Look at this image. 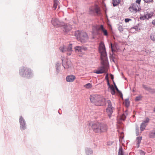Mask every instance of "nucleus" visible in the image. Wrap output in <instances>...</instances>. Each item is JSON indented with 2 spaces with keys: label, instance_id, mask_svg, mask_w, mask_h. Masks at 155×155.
Listing matches in <instances>:
<instances>
[{
  "label": "nucleus",
  "instance_id": "obj_25",
  "mask_svg": "<svg viewBox=\"0 0 155 155\" xmlns=\"http://www.w3.org/2000/svg\"><path fill=\"white\" fill-rule=\"evenodd\" d=\"M111 89L110 92L112 95H114L115 94V89L113 85L111 86V87L110 88Z\"/></svg>",
  "mask_w": 155,
  "mask_h": 155
},
{
  "label": "nucleus",
  "instance_id": "obj_12",
  "mask_svg": "<svg viewBox=\"0 0 155 155\" xmlns=\"http://www.w3.org/2000/svg\"><path fill=\"white\" fill-rule=\"evenodd\" d=\"M101 29V26L99 27L97 25L93 26L92 28V34L95 35H100L99 30Z\"/></svg>",
  "mask_w": 155,
  "mask_h": 155
},
{
  "label": "nucleus",
  "instance_id": "obj_8",
  "mask_svg": "<svg viewBox=\"0 0 155 155\" xmlns=\"http://www.w3.org/2000/svg\"><path fill=\"white\" fill-rule=\"evenodd\" d=\"M107 107L106 109V112L109 118L111 117L114 108L112 107L111 102L110 100H107Z\"/></svg>",
  "mask_w": 155,
  "mask_h": 155
},
{
  "label": "nucleus",
  "instance_id": "obj_14",
  "mask_svg": "<svg viewBox=\"0 0 155 155\" xmlns=\"http://www.w3.org/2000/svg\"><path fill=\"white\" fill-rule=\"evenodd\" d=\"M19 122L20 124V129L21 130H24L26 128V123L25 120L22 117L20 116L19 119Z\"/></svg>",
  "mask_w": 155,
  "mask_h": 155
},
{
  "label": "nucleus",
  "instance_id": "obj_13",
  "mask_svg": "<svg viewBox=\"0 0 155 155\" xmlns=\"http://www.w3.org/2000/svg\"><path fill=\"white\" fill-rule=\"evenodd\" d=\"M75 50L76 52L82 53L83 51H86L87 48L83 46H76L74 47Z\"/></svg>",
  "mask_w": 155,
  "mask_h": 155
},
{
  "label": "nucleus",
  "instance_id": "obj_35",
  "mask_svg": "<svg viewBox=\"0 0 155 155\" xmlns=\"http://www.w3.org/2000/svg\"><path fill=\"white\" fill-rule=\"evenodd\" d=\"M125 103L126 106L128 107L129 105V102L128 99H126L125 100Z\"/></svg>",
  "mask_w": 155,
  "mask_h": 155
},
{
  "label": "nucleus",
  "instance_id": "obj_32",
  "mask_svg": "<svg viewBox=\"0 0 155 155\" xmlns=\"http://www.w3.org/2000/svg\"><path fill=\"white\" fill-rule=\"evenodd\" d=\"M135 29L136 31H138L140 30V29L139 28L138 25L135 26L134 27L132 28H131V29Z\"/></svg>",
  "mask_w": 155,
  "mask_h": 155
},
{
  "label": "nucleus",
  "instance_id": "obj_22",
  "mask_svg": "<svg viewBox=\"0 0 155 155\" xmlns=\"http://www.w3.org/2000/svg\"><path fill=\"white\" fill-rule=\"evenodd\" d=\"M149 135L150 138L155 137V130L150 132Z\"/></svg>",
  "mask_w": 155,
  "mask_h": 155
},
{
  "label": "nucleus",
  "instance_id": "obj_38",
  "mask_svg": "<svg viewBox=\"0 0 155 155\" xmlns=\"http://www.w3.org/2000/svg\"><path fill=\"white\" fill-rule=\"evenodd\" d=\"M149 119L148 118H146V120L144 121H143V123H144L145 124H147V123L149 122Z\"/></svg>",
  "mask_w": 155,
  "mask_h": 155
},
{
  "label": "nucleus",
  "instance_id": "obj_36",
  "mask_svg": "<svg viewBox=\"0 0 155 155\" xmlns=\"http://www.w3.org/2000/svg\"><path fill=\"white\" fill-rule=\"evenodd\" d=\"M136 134L137 136L138 135L140 134L139 129L138 127H137L136 128Z\"/></svg>",
  "mask_w": 155,
  "mask_h": 155
},
{
  "label": "nucleus",
  "instance_id": "obj_34",
  "mask_svg": "<svg viewBox=\"0 0 155 155\" xmlns=\"http://www.w3.org/2000/svg\"><path fill=\"white\" fill-rule=\"evenodd\" d=\"M126 117V116L124 114H122L121 116L120 119L121 120H124Z\"/></svg>",
  "mask_w": 155,
  "mask_h": 155
},
{
  "label": "nucleus",
  "instance_id": "obj_30",
  "mask_svg": "<svg viewBox=\"0 0 155 155\" xmlns=\"http://www.w3.org/2000/svg\"><path fill=\"white\" fill-rule=\"evenodd\" d=\"M92 85L90 83H87L84 85V87L87 88H90L91 87Z\"/></svg>",
  "mask_w": 155,
  "mask_h": 155
},
{
  "label": "nucleus",
  "instance_id": "obj_15",
  "mask_svg": "<svg viewBox=\"0 0 155 155\" xmlns=\"http://www.w3.org/2000/svg\"><path fill=\"white\" fill-rule=\"evenodd\" d=\"M52 25L55 27H58L61 25V23L57 18H53L51 20Z\"/></svg>",
  "mask_w": 155,
  "mask_h": 155
},
{
  "label": "nucleus",
  "instance_id": "obj_20",
  "mask_svg": "<svg viewBox=\"0 0 155 155\" xmlns=\"http://www.w3.org/2000/svg\"><path fill=\"white\" fill-rule=\"evenodd\" d=\"M120 2V0H113V5L114 6H116L119 4Z\"/></svg>",
  "mask_w": 155,
  "mask_h": 155
},
{
  "label": "nucleus",
  "instance_id": "obj_10",
  "mask_svg": "<svg viewBox=\"0 0 155 155\" xmlns=\"http://www.w3.org/2000/svg\"><path fill=\"white\" fill-rule=\"evenodd\" d=\"M62 29L64 34L66 35L71 30L72 27L70 24H67L62 27Z\"/></svg>",
  "mask_w": 155,
  "mask_h": 155
},
{
  "label": "nucleus",
  "instance_id": "obj_26",
  "mask_svg": "<svg viewBox=\"0 0 155 155\" xmlns=\"http://www.w3.org/2000/svg\"><path fill=\"white\" fill-rule=\"evenodd\" d=\"M58 1L57 0H54V4L53 7L54 8V10L56 9L58 6Z\"/></svg>",
  "mask_w": 155,
  "mask_h": 155
},
{
  "label": "nucleus",
  "instance_id": "obj_42",
  "mask_svg": "<svg viewBox=\"0 0 155 155\" xmlns=\"http://www.w3.org/2000/svg\"><path fill=\"white\" fill-rule=\"evenodd\" d=\"M114 86H115V89L118 92H120V91H119V90H118V89L115 83L114 82Z\"/></svg>",
  "mask_w": 155,
  "mask_h": 155
},
{
  "label": "nucleus",
  "instance_id": "obj_18",
  "mask_svg": "<svg viewBox=\"0 0 155 155\" xmlns=\"http://www.w3.org/2000/svg\"><path fill=\"white\" fill-rule=\"evenodd\" d=\"M142 139V137H137L136 138L137 142V147H139L140 146V144L141 143Z\"/></svg>",
  "mask_w": 155,
  "mask_h": 155
},
{
  "label": "nucleus",
  "instance_id": "obj_31",
  "mask_svg": "<svg viewBox=\"0 0 155 155\" xmlns=\"http://www.w3.org/2000/svg\"><path fill=\"white\" fill-rule=\"evenodd\" d=\"M118 30L120 31V32H121L123 31V27L121 25H119L118 28Z\"/></svg>",
  "mask_w": 155,
  "mask_h": 155
},
{
  "label": "nucleus",
  "instance_id": "obj_39",
  "mask_svg": "<svg viewBox=\"0 0 155 155\" xmlns=\"http://www.w3.org/2000/svg\"><path fill=\"white\" fill-rule=\"evenodd\" d=\"M143 87L145 89L149 91L150 89V88L148 87L146 85H144V84L143 85Z\"/></svg>",
  "mask_w": 155,
  "mask_h": 155
},
{
  "label": "nucleus",
  "instance_id": "obj_16",
  "mask_svg": "<svg viewBox=\"0 0 155 155\" xmlns=\"http://www.w3.org/2000/svg\"><path fill=\"white\" fill-rule=\"evenodd\" d=\"M75 76L74 75H69L66 78V81L68 82H72L75 79Z\"/></svg>",
  "mask_w": 155,
  "mask_h": 155
},
{
  "label": "nucleus",
  "instance_id": "obj_23",
  "mask_svg": "<svg viewBox=\"0 0 155 155\" xmlns=\"http://www.w3.org/2000/svg\"><path fill=\"white\" fill-rule=\"evenodd\" d=\"M61 66V63H58L56 64V70L57 72V73L58 74L60 71V67Z\"/></svg>",
  "mask_w": 155,
  "mask_h": 155
},
{
  "label": "nucleus",
  "instance_id": "obj_11",
  "mask_svg": "<svg viewBox=\"0 0 155 155\" xmlns=\"http://www.w3.org/2000/svg\"><path fill=\"white\" fill-rule=\"evenodd\" d=\"M62 65L65 69L68 68L71 66V63L70 60L66 59L65 61L62 59Z\"/></svg>",
  "mask_w": 155,
  "mask_h": 155
},
{
  "label": "nucleus",
  "instance_id": "obj_7",
  "mask_svg": "<svg viewBox=\"0 0 155 155\" xmlns=\"http://www.w3.org/2000/svg\"><path fill=\"white\" fill-rule=\"evenodd\" d=\"M72 44H69L67 47L63 45L60 47L59 48L60 50L62 52H67V54L68 55H70L71 54L72 51Z\"/></svg>",
  "mask_w": 155,
  "mask_h": 155
},
{
  "label": "nucleus",
  "instance_id": "obj_44",
  "mask_svg": "<svg viewBox=\"0 0 155 155\" xmlns=\"http://www.w3.org/2000/svg\"><path fill=\"white\" fill-rule=\"evenodd\" d=\"M107 85L110 88L111 87V85H110V83H109V80H108V79H107Z\"/></svg>",
  "mask_w": 155,
  "mask_h": 155
},
{
  "label": "nucleus",
  "instance_id": "obj_29",
  "mask_svg": "<svg viewBox=\"0 0 155 155\" xmlns=\"http://www.w3.org/2000/svg\"><path fill=\"white\" fill-rule=\"evenodd\" d=\"M150 38L153 41H155V34H152L150 35Z\"/></svg>",
  "mask_w": 155,
  "mask_h": 155
},
{
  "label": "nucleus",
  "instance_id": "obj_33",
  "mask_svg": "<svg viewBox=\"0 0 155 155\" xmlns=\"http://www.w3.org/2000/svg\"><path fill=\"white\" fill-rule=\"evenodd\" d=\"M140 19L141 20H144L145 19H147V16L146 15L144 16H142L140 17Z\"/></svg>",
  "mask_w": 155,
  "mask_h": 155
},
{
  "label": "nucleus",
  "instance_id": "obj_1",
  "mask_svg": "<svg viewBox=\"0 0 155 155\" xmlns=\"http://www.w3.org/2000/svg\"><path fill=\"white\" fill-rule=\"evenodd\" d=\"M99 50L101 54V63L102 66L100 67V69L94 71V73L97 74H101L105 72L107 66L108 64L105 48L103 43L101 42L100 43L99 45Z\"/></svg>",
  "mask_w": 155,
  "mask_h": 155
},
{
  "label": "nucleus",
  "instance_id": "obj_27",
  "mask_svg": "<svg viewBox=\"0 0 155 155\" xmlns=\"http://www.w3.org/2000/svg\"><path fill=\"white\" fill-rule=\"evenodd\" d=\"M153 15V12H150L149 13L146 14L147 16V19H148L150 18H151Z\"/></svg>",
  "mask_w": 155,
  "mask_h": 155
},
{
  "label": "nucleus",
  "instance_id": "obj_43",
  "mask_svg": "<svg viewBox=\"0 0 155 155\" xmlns=\"http://www.w3.org/2000/svg\"><path fill=\"white\" fill-rule=\"evenodd\" d=\"M141 0H136V3H137L138 4V5H140V3Z\"/></svg>",
  "mask_w": 155,
  "mask_h": 155
},
{
  "label": "nucleus",
  "instance_id": "obj_41",
  "mask_svg": "<svg viewBox=\"0 0 155 155\" xmlns=\"http://www.w3.org/2000/svg\"><path fill=\"white\" fill-rule=\"evenodd\" d=\"M131 19L128 18H125V21L126 23L128 22H129V21H131Z\"/></svg>",
  "mask_w": 155,
  "mask_h": 155
},
{
  "label": "nucleus",
  "instance_id": "obj_5",
  "mask_svg": "<svg viewBox=\"0 0 155 155\" xmlns=\"http://www.w3.org/2000/svg\"><path fill=\"white\" fill-rule=\"evenodd\" d=\"M19 74L22 77L28 78L32 76L33 73L30 69L27 67H22L20 69Z\"/></svg>",
  "mask_w": 155,
  "mask_h": 155
},
{
  "label": "nucleus",
  "instance_id": "obj_28",
  "mask_svg": "<svg viewBox=\"0 0 155 155\" xmlns=\"http://www.w3.org/2000/svg\"><path fill=\"white\" fill-rule=\"evenodd\" d=\"M142 98V97L141 95H139L138 96H137L135 98V101H139L141 100Z\"/></svg>",
  "mask_w": 155,
  "mask_h": 155
},
{
  "label": "nucleus",
  "instance_id": "obj_45",
  "mask_svg": "<svg viewBox=\"0 0 155 155\" xmlns=\"http://www.w3.org/2000/svg\"><path fill=\"white\" fill-rule=\"evenodd\" d=\"M140 153L141 155H144L145 153L142 150L140 151Z\"/></svg>",
  "mask_w": 155,
  "mask_h": 155
},
{
  "label": "nucleus",
  "instance_id": "obj_6",
  "mask_svg": "<svg viewBox=\"0 0 155 155\" xmlns=\"http://www.w3.org/2000/svg\"><path fill=\"white\" fill-rule=\"evenodd\" d=\"M101 9L99 6L95 4L94 5L91 6L89 8V14L94 15L95 13L99 15L101 14Z\"/></svg>",
  "mask_w": 155,
  "mask_h": 155
},
{
  "label": "nucleus",
  "instance_id": "obj_48",
  "mask_svg": "<svg viewBox=\"0 0 155 155\" xmlns=\"http://www.w3.org/2000/svg\"><path fill=\"white\" fill-rule=\"evenodd\" d=\"M153 111L154 112H155V107H154L153 110Z\"/></svg>",
  "mask_w": 155,
  "mask_h": 155
},
{
  "label": "nucleus",
  "instance_id": "obj_46",
  "mask_svg": "<svg viewBox=\"0 0 155 155\" xmlns=\"http://www.w3.org/2000/svg\"><path fill=\"white\" fill-rule=\"evenodd\" d=\"M152 24L155 25V19L153 20L152 21Z\"/></svg>",
  "mask_w": 155,
  "mask_h": 155
},
{
  "label": "nucleus",
  "instance_id": "obj_4",
  "mask_svg": "<svg viewBox=\"0 0 155 155\" xmlns=\"http://www.w3.org/2000/svg\"><path fill=\"white\" fill-rule=\"evenodd\" d=\"M74 34L78 40L81 42L84 43L88 40V37L87 34L84 31H77Z\"/></svg>",
  "mask_w": 155,
  "mask_h": 155
},
{
  "label": "nucleus",
  "instance_id": "obj_2",
  "mask_svg": "<svg viewBox=\"0 0 155 155\" xmlns=\"http://www.w3.org/2000/svg\"><path fill=\"white\" fill-rule=\"evenodd\" d=\"M94 131L95 133H100L107 131V127L106 125L103 123H95L89 124Z\"/></svg>",
  "mask_w": 155,
  "mask_h": 155
},
{
  "label": "nucleus",
  "instance_id": "obj_19",
  "mask_svg": "<svg viewBox=\"0 0 155 155\" xmlns=\"http://www.w3.org/2000/svg\"><path fill=\"white\" fill-rule=\"evenodd\" d=\"M101 30L102 31L104 35L105 36H107L108 35V33L106 30L104 29V28L103 26L102 25H101Z\"/></svg>",
  "mask_w": 155,
  "mask_h": 155
},
{
  "label": "nucleus",
  "instance_id": "obj_9",
  "mask_svg": "<svg viewBox=\"0 0 155 155\" xmlns=\"http://www.w3.org/2000/svg\"><path fill=\"white\" fill-rule=\"evenodd\" d=\"M140 9V5H138L136 3H135L132 4L129 8V9L131 12L134 13L139 11Z\"/></svg>",
  "mask_w": 155,
  "mask_h": 155
},
{
  "label": "nucleus",
  "instance_id": "obj_17",
  "mask_svg": "<svg viewBox=\"0 0 155 155\" xmlns=\"http://www.w3.org/2000/svg\"><path fill=\"white\" fill-rule=\"evenodd\" d=\"M85 150L87 155H92L93 151L91 149L87 148L85 149Z\"/></svg>",
  "mask_w": 155,
  "mask_h": 155
},
{
  "label": "nucleus",
  "instance_id": "obj_24",
  "mask_svg": "<svg viewBox=\"0 0 155 155\" xmlns=\"http://www.w3.org/2000/svg\"><path fill=\"white\" fill-rule=\"evenodd\" d=\"M118 155H124L123 150L122 147L120 146L118 152Z\"/></svg>",
  "mask_w": 155,
  "mask_h": 155
},
{
  "label": "nucleus",
  "instance_id": "obj_21",
  "mask_svg": "<svg viewBox=\"0 0 155 155\" xmlns=\"http://www.w3.org/2000/svg\"><path fill=\"white\" fill-rule=\"evenodd\" d=\"M147 125V124H145L143 122L141 123L140 127V129L141 131H143L145 129Z\"/></svg>",
  "mask_w": 155,
  "mask_h": 155
},
{
  "label": "nucleus",
  "instance_id": "obj_37",
  "mask_svg": "<svg viewBox=\"0 0 155 155\" xmlns=\"http://www.w3.org/2000/svg\"><path fill=\"white\" fill-rule=\"evenodd\" d=\"M110 47L111 48V50L112 51V52H113L114 51V46L111 43L110 44Z\"/></svg>",
  "mask_w": 155,
  "mask_h": 155
},
{
  "label": "nucleus",
  "instance_id": "obj_49",
  "mask_svg": "<svg viewBox=\"0 0 155 155\" xmlns=\"http://www.w3.org/2000/svg\"><path fill=\"white\" fill-rule=\"evenodd\" d=\"M108 77V75L107 74L106 76V78L107 77Z\"/></svg>",
  "mask_w": 155,
  "mask_h": 155
},
{
  "label": "nucleus",
  "instance_id": "obj_3",
  "mask_svg": "<svg viewBox=\"0 0 155 155\" xmlns=\"http://www.w3.org/2000/svg\"><path fill=\"white\" fill-rule=\"evenodd\" d=\"M91 102L97 106H103L105 104L104 99L100 96L97 95H92L90 96Z\"/></svg>",
  "mask_w": 155,
  "mask_h": 155
},
{
  "label": "nucleus",
  "instance_id": "obj_40",
  "mask_svg": "<svg viewBox=\"0 0 155 155\" xmlns=\"http://www.w3.org/2000/svg\"><path fill=\"white\" fill-rule=\"evenodd\" d=\"M144 2L147 3H149L152 2L153 0H143Z\"/></svg>",
  "mask_w": 155,
  "mask_h": 155
},
{
  "label": "nucleus",
  "instance_id": "obj_47",
  "mask_svg": "<svg viewBox=\"0 0 155 155\" xmlns=\"http://www.w3.org/2000/svg\"><path fill=\"white\" fill-rule=\"evenodd\" d=\"M111 75V78H112V79H113V78H114L113 76V75L112 74Z\"/></svg>",
  "mask_w": 155,
  "mask_h": 155
}]
</instances>
